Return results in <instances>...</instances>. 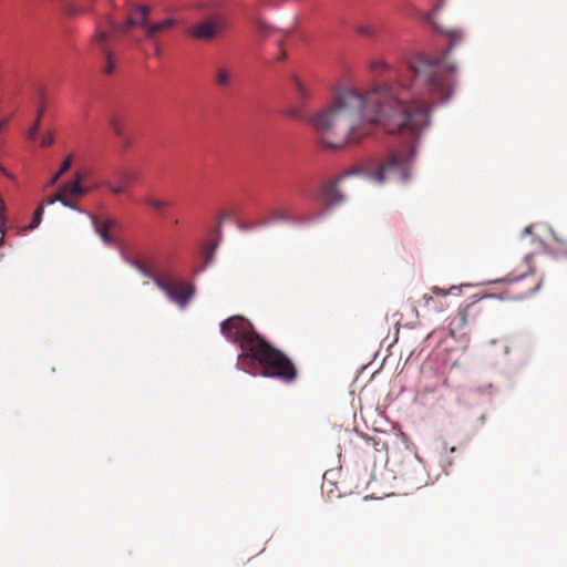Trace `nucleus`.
I'll return each instance as SVG.
<instances>
[{"mask_svg": "<svg viewBox=\"0 0 567 567\" xmlns=\"http://www.w3.org/2000/svg\"><path fill=\"white\" fill-rule=\"evenodd\" d=\"M449 47L437 55L414 54L408 58L394 80L377 83L371 89L339 92L323 111L307 118L318 143L324 148L340 150L359 144L382 127L390 134H402L408 141L392 150L371 177L375 183L410 178L415 144L430 124L431 104L447 101L454 90L456 65L450 61L461 44L457 29L443 31Z\"/></svg>", "mask_w": 567, "mask_h": 567, "instance_id": "f257e3e1", "label": "nucleus"}, {"mask_svg": "<svg viewBox=\"0 0 567 567\" xmlns=\"http://www.w3.org/2000/svg\"><path fill=\"white\" fill-rule=\"evenodd\" d=\"M220 330L229 341L239 344L243 353L238 358L244 364L258 362L264 377L285 383L297 379L298 371L292 361L258 336L248 320L239 316L231 317L220 324Z\"/></svg>", "mask_w": 567, "mask_h": 567, "instance_id": "f03ea898", "label": "nucleus"}, {"mask_svg": "<svg viewBox=\"0 0 567 567\" xmlns=\"http://www.w3.org/2000/svg\"><path fill=\"white\" fill-rule=\"evenodd\" d=\"M151 8L145 4H132L127 10L126 21L122 24L113 19L109 20L110 28L117 33L127 35L133 42L141 43L147 40L155 43L159 33L172 30L177 25L174 18H165L158 22H151Z\"/></svg>", "mask_w": 567, "mask_h": 567, "instance_id": "7ed1b4c3", "label": "nucleus"}, {"mask_svg": "<svg viewBox=\"0 0 567 567\" xmlns=\"http://www.w3.org/2000/svg\"><path fill=\"white\" fill-rule=\"evenodd\" d=\"M153 280L168 299L179 308H185L195 293V287L192 284L176 280L171 276L154 277Z\"/></svg>", "mask_w": 567, "mask_h": 567, "instance_id": "20e7f679", "label": "nucleus"}, {"mask_svg": "<svg viewBox=\"0 0 567 567\" xmlns=\"http://www.w3.org/2000/svg\"><path fill=\"white\" fill-rule=\"evenodd\" d=\"M226 24V18L223 14H214L195 24L189 30V35L196 40L212 41L223 33Z\"/></svg>", "mask_w": 567, "mask_h": 567, "instance_id": "39448f33", "label": "nucleus"}, {"mask_svg": "<svg viewBox=\"0 0 567 567\" xmlns=\"http://www.w3.org/2000/svg\"><path fill=\"white\" fill-rule=\"evenodd\" d=\"M238 207L234 204L223 206L216 215V225L209 230V243L204 248H217L221 243V226L237 218Z\"/></svg>", "mask_w": 567, "mask_h": 567, "instance_id": "423d86ee", "label": "nucleus"}, {"mask_svg": "<svg viewBox=\"0 0 567 567\" xmlns=\"http://www.w3.org/2000/svg\"><path fill=\"white\" fill-rule=\"evenodd\" d=\"M86 193V189L81 185V175H76V179L73 182H69L64 184L56 195L50 197L48 199V204L51 205L56 200L61 202L64 206L70 207L72 209H78L73 199L83 196Z\"/></svg>", "mask_w": 567, "mask_h": 567, "instance_id": "0eeeda50", "label": "nucleus"}, {"mask_svg": "<svg viewBox=\"0 0 567 567\" xmlns=\"http://www.w3.org/2000/svg\"><path fill=\"white\" fill-rule=\"evenodd\" d=\"M342 179L343 176H339L322 184L320 189V199L327 208H336L344 202V195L339 189V183Z\"/></svg>", "mask_w": 567, "mask_h": 567, "instance_id": "6e6552de", "label": "nucleus"}, {"mask_svg": "<svg viewBox=\"0 0 567 567\" xmlns=\"http://www.w3.org/2000/svg\"><path fill=\"white\" fill-rule=\"evenodd\" d=\"M533 236L532 245L539 247L553 246L556 241L553 229L546 224H533L525 228L523 236Z\"/></svg>", "mask_w": 567, "mask_h": 567, "instance_id": "1a4fd4ad", "label": "nucleus"}, {"mask_svg": "<svg viewBox=\"0 0 567 567\" xmlns=\"http://www.w3.org/2000/svg\"><path fill=\"white\" fill-rule=\"evenodd\" d=\"M110 37L111 34L107 31L99 29L93 40L94 43L100 48V50L104 54L105 64L103 66V72L105 74H112L115 70V63L113 61L112 52L109 50L106 45V42L109 41Z\"/></svg>", "mask_w": 567, "mask_h": 567, "instance_id": "9d476101", "label": "nucleus"}, {"mask_svg": "<svg viewBox=\"0 0 567 567\" xmlns=\"http://www.w3.org/2000/svg\"><path fill=\"white\" fill-rule=\"evenodd\" d=\"M92 225L95 229V231L101 236L103 244L107 246L116 245L115 238L111 234V229L116 226V220L114 219H106V220H100L93 215H90Z\"/></svg>", "mask_w": 567, "mask_h": 567, "instance_id": "9b49d317", "label": "nucleus"}, {"mask_svg": "<svg viewBox=\"0 0 567 567\" xmlns=\"http://www.w3.org/2000/svg\"><path fill=\"white\" fill-rule=\"evenodd\" d=\"M115 181L107 179L104 182V185L114 194L121 195L126 192V187L130 183H132L134 176L130 172L126 171H116L114 173Z\"/></svg>", "mask_w": 567, "mask_h": 567, "instance_id": "f8f14e48", "label": "nucleus"}, {"mask_svg": "<svg viewBox=\"0 0 567 567\" xmlns=\"http://www.w3.org/2000/svg\"><path fill=\"white\" fill-rule=\"evenodd\" d=\"M295 217L286 206H276L268 210V218L260 220L258 226H266L268 223H291Z\"/></svg>", "mask_w": 567, "mask_h": 567, "instance_id": "ddd939ff", "label": "nucleus"}, {"mask_svg": "<svg viewBox=\"0 0 567 567\" xmlns=\"http://www.w3.org/2000/svg\"><path fill=\"white\" fill-rule=\"evenodd\" d=\"M291 81L296 90L297 97L300 101H307L312 96L311 87L308 82L301 80L297 75H292Z\"/></svg>", "mask_w": 567, "mask_h": 567, "instance_id": "4468645a", "label": "nucleus"}, {"mask_svg": "<svg viewBox=\"0 0 567 567\" xmlns=\"http://www.w3.org/2000/svg\"><path fill=\"white\" fill-rule=\"evenodd\" d=\"M233 71L229 68L221 65L216 69L215 82L217 86L226 89L230 86Z\"/></svg>", "mask_w": 567, "mask_h": 567, "instance_id": "2eb2a0df", "label": "nucleus"}, {"mask_svg": "<svg viewBox=\"0 0 567 567\" xmlns=\"http://www.w3.org/2000/svg\"><path fill=\"white\" fill-rule=\"evenodd\" d=\"M530 259H532V255L530 254L525 257L524 270L522 271L520 275H517V276L508 275L507 277H505L501 281L514 285V284H518L519 281L524 280L527 277L528 274L533 272V266L530 264Z\"/></svg>", "mask_w": 567, "mask_h": 567, "instance_id": "dca6fc26", "label": "nucleus"}, {"mask_svg": "<svg viewBox=\"0 0 567 567\" xmlns=\"http://www.w3.org/2000/svg\"><path fill=\"white\" fill-rule=\"evenodd\" d=\"M144 202L146 205H148L152 209H154L157 213L168 208L172 205L169 200L156 198L153 196L146 197Z\"/></svg>", "mask_w": 567, "mask_h": 567, "instance_id": "f3484780", "label": "nucleus"}, {"mask_svg": "<svg viewBox=\"0 0 567 567\" xmlns=\"http://www.w3.org/2000/svg\"><path fill=\"white\" fill-rule=\"evenodd\" d=\"M110 126L116 137H124L125 128L121 118L113 116L110 120Z\"/></svg>", "mask_w": 567, "mask_h": 567, "instance_id": "a211bd4d", "label": "nucleus"}, {"mask_svg": "<svg viewBox=\"0 0 567 567\" xmlns=\"http://www.w3.org/2000/svg\"><path fill=\"white\" fill-rule=\"evenodd\" d=\"M357 32L361 35H364V37H368V38H372L377 33V30L373 25H369V24H360L357 27Z\"/></svg>", "mask_w": 567, "mask_h": 567, "instance_id": "6ab92c4d", "label": "nucleus"}, {"mask_svg": "<svg viewBox=\"0 0 567 567\" xmlns=\"http://www.w3.org/2000/svg\"><path fill=\"white\" fill-rule=\"evenodd\" d=\"M43 209H44L43 205H40L37 208V210L34 212L33 218H32V220L30 223V228L31 229H34V228H37L40 225V223L42 220Z\"/></svg>", "mask_w": 567, "mask_h": 567, "instance_id": "aec40b11", "label": "nucleus"}, {"mask_svg": "<svg viewBox=\"0 0 567 567\" xmlns=\"http://www.w3.org/2000/svg\"><path fill=\"white\" fill-rule=\"evenodd\" d=\"M538 288H539V285L536 284L533 287L522 289L515 293L514 298L515 299H524V298L530 296L533 292H535Z\"/></svg>", "mask_w": 567, "mask_h": 567, "instance_id": "412c9836", "label": "nucleus"}, {"mask_svg": "<svg viewBox=\"0 0 567 567\" xmlns=\"http://www.w3.org/2000/svg\"><path fill=\"white\" fill-rule=\"evenodd\" d=\"M443 6V0H439V2L433 7L432 11L427 14V21L430 23H432L436 29H439V27L436 25L434 19H435V16L436 13L441 10Z\"/></svg>", "mask_w": 567, "mask_h": 567, "instance_id": "4be33fe9", "label": "nucleus"}, {"mask_svg": "<svg viewBox=\"0 0 567 567\" xmlns=\"http://www.w3.org/2000/svg\"><path fill=\"white\" fill-rule=\"evenodd\" d=\"M456 289V287H451L450 289H443V288H440V287H436V286H433L431 287V292L436 295V296H441V297H446L447 295H450L452 292V290Z\"/></svg>", "mask_w": 567, "mask_h": 567, "instance_id": "5701e85b", "label": "nucleus"}, {"mask_svg": "<svg viewBox=\"0 0 567 567\" xmlns=\"http://www.w3.org/2000/svg\"><path fill=\"white\" fill-rule=\"evenodd\" d=\"M72 165V155H69L62 163L61 168L58 173L62 176Z\"/></svg>", "mask_w": 567, "mask_h": 567, "instance_id": "b1692460", "label": "nucleus"}, {"mask_svg": "<svg viewBox=\"0 0 567 567\" xmlns=\"http://www.w3.org/2000/svg\"><path fill=\"white\" fill-rule=\"evenodd\" d=\"M39 127H40V123H39V121H35L34 125L28 132V138L30 141H34L37 138Z\"/></svg>", "mask_w": 567, "mask_h": 567, "instance_id": "393cba45", "label": "nucleus"}, {"mask_svg": "<svg viewBox=\"0 0 567 567\" xmlns=\"http://www.w3.org/2000/svg\"><path fill=\"white\" fill-rule=\"evenodd\" d=\"M423 299H424V305L429 308V309H434L436 310L437 307L435 306V300L432 296H429V295H424L423 296Z\"/></svg>", "mask_w": 567, "mask_h": 567, "instance_id": "a878e982", "label": "nucleus"}, {"mask_svg": "<svg viewBox=\"0 0 567 567\" xmlns=\"http://www.w3.org/2000/svg\"><path fill=\"white\" fill-rule=\"evenodd\" d=\"M388 65L384 61L379 60L371 63V69L374 71L386 69Z\"/></svg>", "mask_w": 567, "mask_h": 567, "instance_id": "bb28decb", "label": "nucleus"}, {"mask_svg": "<svg viewBox=\"0 0 567 567\" xmlns=\"http://www.w3.org/2000/svg\"><path fill=\"white\" fill-rule=\"evenodd\" d=\"M54 138L52 133H48L42 137L41 145L42 146H49L53 143Z\"/></svg>", "mask_w": 567, "mask_h": 567, "instance_id": "cd10ccee", "label": "nucleus"}, {"mask_svg": "<svg viewBox=\"0 0 567 567\" xmlns=\"http://www.w3.org/2000/svg\"><path fill=\"white\" fill-rule=\"evenodd\" d=\"M255 24H256L258 31L261 33H266L269 28L268 24L261 20H256Z\"/></svg>", "mask_w": 567, "mask_h": 567, "instance_id": "c85d7f7f", "label": "nucleus"}, {"mask_svg": "<svg viewBox=\"0 0 567 567\" xmlns=\"http://www.w3.org/2000/svg\"><path fill=\"white\" fill-rule=\"evenodd\" d=\"M118 138L121 140L123 147L127 148L132 145V140L126 133H124V137Z\"/></svg>", "mask_w": 567, "mask_h": 567, "instance_id": "c756f323", "label": "nucleus"}, {"mask_svg": "<svg viewBox=\"0 0 567 567\" xmlns=\"http://www.w3.org/2000/svg\"><path fill=\"white\" fill-rule=\"evenodd\" d=\"M279 49H280V52H279V54L277 56V60L278 61H285L287 59V53L284 50L282 42L279 43Z\"/></svg>", "mask_w": 567, "mask_h": 567, "instance_id": "7c9ffc66", "label": "nucleus"}, {"mask_svg": "<svg viewBox=\"0 0 567 567\" xmlns=\"http://www.w3.org/2000/svg\"><path fill=\"white\" fill-rule=\"evenodd\" d=\"M60 177H61V175L56 172V173L52 176V178L50 179L49 185H50V186L54 185V184L59 181V178H60Z\"/></svg>", "mask_w": 567, "mask_h": 567, "instance_id": "2f4dec72", "label": "nucleus"}, {"mask_svg": "<svg viewBox=\"0 0 567 567\" xmlns=\"http://www.w3.org/2000/svg\"><path fill=\"white\" fill-rule=\"evenodd\" d=\"M154 45V50H155V55L159 56L161 55V48L157 43V39L155 40V43H152Z\"/></svg>", "mask_w": 567, "mask_h": 567, "instance_id": "473e14b6", "label": "nucleus"}, {"mask_svg": "<svg viewBox=\"0 0 567 567\" xmlns=\"http://www.w3.org/2000/svg\"><path fill=\"white\" fill-rule=\"evenodd\" d=\"M4 237H6V234H4L3 231H0V247H1L2 245H9V246H11L10 244H7V243L4 241Z\"/></svg>", "mask_w": 567, "mask_h": 567, "instance_id": "72a5a7b5", "label": "nucleus"}, {"mask_svg": "<svg viewBox=\"0 0 567 567\" xmlns=\"http://www.w3.org/2000/svg\"><path fill=\"white\" fill-rule=\"evenodd\" d=\"M7 124H8V120H2V121L0 122V133L4 130V127L7 126Z\"/></svg>", "mask_w": 567, "mask_h": 567, "instance_id": "f704fd0d", "label": "nucleus"}, {"mask_svg": "<svg viewBox=\"0 0 567 567\" xmlns=\"http://www.w3.org/2000/svg\"><path fill=\"white\" fill-rule=\"evenodd\" d=\"M42 114H43V107H40V109L38 110L37 121H39V122H40V118H41Z\"/></svg>", "mask_w": 567, "mask_h": 567, "instance_id": "c9c22d12", "label": "nucleus"}, {"mask_svg": "<svg viewBox=\"0 0 567 567\" xmlns=\"http://www.w3.org/2000/svg\"><path fill=\"white\" fill-rule=\"evenodd\" d=\"M239 228L244 229V230H248V229H250V226H248L246 224H241V225H239Z\"/></svg>", "mask_w": 567, "mask_h": 567, "instance_id": "e433bc0d", "label": "nucleus"}, {"mask_svg": "<svg viewBox=\"0 0 567 567\" xmlns=\"http://www.w3.org/2000/svg\"><path fill=\"white\" fill-rule=\"evenodd\" d=\"M136 267L143 271V267L140 264H136Z\"/></svg>", "mask_w": 567, "mask_h": 567, "instance_id": "4c0bfd02", "label": "nucleus"}, {"mask_svg": "<svg viewBox=\"0 0 567 567\" xmlns=\"http://www.w3.org/2000/svg\"><path fill=\"white\" fill-rule=\"evenodd\" d=\"M69 13L70 14H75V10H70Z\"/></svg>", "mask_w": 567, "mask_h": 567, "instance_id": "58836bf2", "label": "nucleus"}]
</instances>
